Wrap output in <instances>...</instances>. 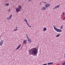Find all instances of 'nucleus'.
I'll return each mask as SVG.
<instances>
[{"label":"nucleus","mask_w":65,"mask_h":65,"mask_svg":"<svg viewBox=\"0 0 65 65\" xmlns=\"http://www.w3.org/2000/svg\"><path fill=\"white\" fill-rule=\"evenodd\" d=\"M41 4H42V3H40V5H41Z\"/></svg>","instance_id":"21"},{"label":"nucleus","mask_w":65,"mask_h":65,"mask_svg":"<svg viewBox=\"0 0 65 65\" xmlns=\"http://www.w3.org/2000/svg\"><path fill=\"white\" fill-rule=\"evenodd\" d=\"M60 7V5H58L57 6H55V7L53 8V9L54 10H55L56 9H57V8H59Z\"/></svg>","instance_id":"5"},{"label":"nucleus","mask_w":65,"mask_h":65,"mask_svg":"<svg viewBox=\"0 0 65 65\" xmlns=\"http://www.w3.org/2000/svg\"><path fill=\"white\" fill-rule=\"evenodd\" d=\"M9 3H6L5 5V6H8L9 5Z\"/></svg>","instance_id":"17"},{"label":"nucleus","mask_w":65,"mask_h":65,"mask_svg":"<svg viewBox=\"0 0 65 65\" xmlns=\"http://www.w3.org/2000/svg\"><path fill=\"white\" fill-rule=\"evenodd\" d=\"M63 28V26H61V27L60 28V29H62Z\"/></svg>","instance_id":"19"},{"label":"nucleus","mask_w":65,"mask_h":65,"mask_svg":"<svg viewBox=\"0 0 65 65\" xmlns=\"http://www.w3.org/2000/svg\"><path fill=\"white\" fill-rule=\"evenodd\" d=\"M21 11V10L19 8H17L16 9V11L17 12H19Z\"/></svg>","instance_id":"7"},{"label":"nucleus","mask_w":65,"mask_h":65,"mask_svg":"<svg viewBox=\"0 0 65 65\" xmlns=\"http://www.w3.org/2000/svg\"><path fill=\"white\" fill-rule=\"evenodd\" d=\"M43 30L44 31H46V28L45 27L43 29Z\"/></svg>","instance_id":"16"},{"label":"nucleus","mask_w":65,"mask_h":65,"mask_svg":"<svg viewBox=\"0 0 65 65\" xmlns=\"http://www.w3.org/2000/svg\"><path fill=\"white\" fill-rule=\"evenodd\" d=\"M24 21L25 22H26V23L28 22V21H27V19H24Z\"/></svg>","instance_id":"15"},{"label":"nucleus","mask_w":65,"mask_h":65,"mask_svg":"<svg viewBox=\"0 0 65 65\" xmlns=\"http://www.w3.org/2000/svg\"><path fill=\"white\" fill-rule=\"evenodd\" d=\"M64 57H65V53Z\"/></svg>","instance_id":"30"},{"label":"nucleus","mask_w":65,"mask_h":65,"mask_svg":"<svg viewBox=\"0 0 65 65\" xmlns=\"http://www.w3.org/2000/svg\"><path fill=\"white\" fill-rule=\"evenodd\" d=\"M53 27L54 29H55V31H57V32H62V30L57 28L56 27V26L55 25H54Z\"/></svg>","instance_id":"2"},{"label":"nucleus","mask_w":65,"mask_h":65,"mask_svg":"<svg viewBox=\"0 0 65 65\" xmlns=\"http://www.w3.org/2000/svg\"><path fill=\"white\" fill-rule=\"evenodd\" d=\"M46 9V7H43L41 9V10H45Z\"/></svg>","instance_id":"6"},{"label":"nucleus","mask_w":65,"mask_h":65,"mask_svg":"<svg viewBox=\"0 0 65 65\" xmlns=\"http://www.w3.org/2000/svg\"><path fill=\"white\" fill-rule=\"evenodd\" d=\"M17 50H18V49H17Z\"/></svg>","instance_id":"31"},{"label":"nucleus","mask_w":65,"mask_h":65,"mask_svg":"<svg viewBox=\"0 0 65 65\" xmlns=\"http://www.w3.org/2000/svg\"><path fill=\"white\" fill-rule=\"evenodd\" d=\"M18 30V27H15V29H14L13 30V31H17Z\"/></svg>","instance_id":"11"},{"label":"nucleus","mask_w":65,"mask_h":65,"mask_svg":"<svg viewBox=\"0 0 65 65\" xmlns=\"http://www.w3.org/2000/svg\"><path fill=\"white\" fill-rule=\"evenodd\" d=\"M18 8L20 9H22V6H21V5H19V6H18Z\"/></svg>","instance_id":"13"},{"label":"nucleus","mask_w":65,"mask_h":65,"mask_svg":"<svg viewBox=\"0 0 65 65\" xmlns=\"http://www.w3.org/2000/svg\"><path fill=\"white\" fill-rule=\"evenodd\" d=\"M12 14H11L10 15V16L9 17H8L7 18V19L8 20L11 19V17H12Z\"/></svg>","instance_id":"8"},{"label":"nucleus","mask_w":65,"mask_h":65,"mask_svg":"<svg viewBox=\"0 0 65 65\" xmlns=\"http://www.w3.org/2000/svg\"><path fill=\"white\" fill-rule=\"evenodd\" d=\"M33 49H35V48H33Z\"/></svg>","instance_id":"29"},{"label":"nucleus","mask_w":65,"mask_h":65,"mask_svg":"<svg viewBox=\"0 0 65 65\" xmlns=\"http://www.w3.org/2000/svg\"><path fill=\"white\" fill-rule=\"evenodd\" d=\"M54 63V62H50V63H47L48 65H50L51 64H53Z\"/></svg>","instance_id":"14"},{"label":"nucleus","mask_w":65,"mask_h":65,"mask_svg":"<svg viewBox=\"0 0 65 65\" xmlns=\"http://www.w3.org/2000/svg\"><path fill=\"white\" fill-rule=\"evenodd\" d=\"M6 1H9V0H5Z\"/></svg>","instance_id":"28"},{"label":"nucleus","mask_w":65,"mask_h":65,"mask_svg":"<svg viewBox=\"0 0 65 65\" xmlns=\"http://www.w3.org/2000/svg\"><path fill=\"white\" fill-rule=\"evenodd\" d=\"M29 26L30 27H31V26H30L29 25Z\"/></svg>","instance_id":"25"},{"label":"nucleus","mask_w":65,"mask_h":65,"mask_svg":"<svg viewBox=\"0 0 65 65\" xmlns=\"http://www.w3.org/2000/svg\"><path fill=\"white\" fill-rule=\"evenodd\" d=\"M44 3H45V4H46V2H44Z\"/></svg>","instance_id":"22"},{"label":"nucleus","mask_w":65,"mask_h":65,"mask_svg":"<svg viewBox=\"0 0 65 65\" xmlns=\"http://www.w3.org/2000/svg\"><path fill=\"white\" fill-rule=\"evenodd\" d=\"M63 15H65V14L64 13H63Z\"/></svg>","instance_id":"24"},{"label":"nucleus","mask_w":65,"mask_h":65,"mask_svg":"<svg viewBox=\"0 0 65 65\" xmlns=\"http://www.w3.org/2000/svg\"><path fill=\"white\" fill-rule=\"evenodd\" d=\"M21 44H20V45H19L17 47V49H19V48H20V47H21Z\"/></svg>","instance_id":"12"},{"label":"nucleus","mask_w":65,"mask_h":65,"mask_svg":"<svg viewBox=\"0 0 65 65\" xmlns=\"http://www.w3.org/2000/svg\"><path fill=\"white\" fill-rule=\"evenodd\" d=\"M28 1H31V0H28Z\"/></svg>","instance_id":"26"},{"label":"nucleus","mask_w":65,"mask_h":65,"mask_svg":"<svg viewBox=\"0 0 65 65\" xmlns=\"http://www.w3.org/2000/svg\"><path fill=\"white\" fill-rule=\"evenodd\" d=\"M38 53V50L37 49H31L29 50V54L30 55H34L36 56Z\"/></svg>","instance_id":"1"},{"label":"nucleus","mask_w":65,"mask_h":65,"mask_svg":"<svg viewBox=\"0 0 65 65\" xmlns=\"http://www.w3.org/2000/svg\"><path fill=\"white\" fill-rule=\"evenodd\" d=\"M3 43V40H2L0 42V46L2 45Z\"/></svg>","instance_id":"9"},{"label":"nucleus","mask_w":65,"mask_h":65,"mask_svg":"<svg viewBox=\"0 0 65 65\" xmlns=\"http://www.w3.org/2000/svg\"><path fill=\"white\" fill-rule=\"evenodd\" d=\"M60 35H61V34H60L57 35V36H56V37H59V36H60Z\"/></svg>","instance_id":"18"},{"label":"nucleus","mask_w":65,"mask_h":65,"mask_svg":"<svg viewBox=\"0 0 65 65\" xmlns=\"http://www.w3.org/2000/svg\"><path fill=\"white\" fill-rule=\"evenodd\" d=\"M45 7H46V8H47L48 7H50V6H51V4H46L45 5Z\"/></svg>","instance_id":"4"},{"label":"nucleus","mask_w":65,"mask_h":65,"mask_svg":"<svg viewBox=\"0 0 65 65\" xmlns=\"http://www.w3.org/2000/svg\"><path fill=\"white\" fill-rule=\"evenodd\" d=\"M65 20V18H64L63 20Z\"/></svg>","instance_id":"27"},{"label":"nucleus","mask_w":65,"mask_h":65,"mask_svg":"<svg viewBox=\"0 0 65 65\" xmlns=\"http://www.w3.org/2000/svg\"><path fill=\"white\" fill-rule=\"evenodd\" d=\"M26 36L27 37V39L28 41V42H31L32 40H31V39H30V38H29V37H28V35H27V34H26Z\"/></svg>","instance_id":"3"},{"label":"nucleus","mask_w":65,"mask_h":65,"mask_svg":"<svg viewBox=\"0 0 65 65\" xmlns=\"http://www.w3.org/2000/svg\"><path fill=\"white\" fill-rule=\"evenodd\" d=\"M27 41L26 40H24L23 41V43H27Z\"/></svg>","instance_id":"10"},{"label":"nucleus","mask_w":65,"mask_h":65,"mask_svg":"<svg viewBox=\"0 0 65 65\" xmlns=\"http://www.w3.org/2000/svg\"><path fill=\"white\" fill-rule=\"evenodd\" d=\"M27 24L28 26H29V24H28V22H27L26 23Z\"/></svg>","instance_id":"20"},{"label":"nucleus","mask_w":65,"mask_h":65,"mask_svg":"<svg viewBox=\"0 0 65 65\" xmlns=\"http://www.w3.org/2000/svg\"><path fill=\"white\" fill-rule=\"evenodd\" d=\"M10 11V9H9L8 10V11Z\"/></svg>","instance_id":"23"}]
</instances>
